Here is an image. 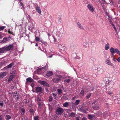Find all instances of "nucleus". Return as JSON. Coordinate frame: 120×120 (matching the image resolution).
<instances>
[{"mask_svg":"<svg viewBox=\"0 0 120 120\" xmlns=\"http://www.w3.org/2000/svg\"><path fill=\"white\" fill-rule=\"evenodd\" d=\"M36 100L38 102L39 107H41L43 104V100L41 95L40 94L36 96Z\"/></svg>","mask_w":120,"mask_h":120,"instance_id":"obj_1","label":"nucleus"},{"mask_svg":"<svg viewBox=\"0 0 120 120\" xmlns=\"http://www.w3.org/2000/svg\"><path fill=\"white\" fill-rule=\"evenodd\" d=\"M62 77V76L61 75H57L52 80L54 82L56 83L61 80Z\"/></svg>","mask_w":120,"mask_h":120,"instance_id":"obj_2","label":"nucleus"},{"mask_svg":"<svg viewBox=\"0 0 120 120\" xmlns=\"http://www.w3.org/2000/svg\"><path fill=\"white\" fill-rule=\"evenodd\" d=\"M92 106L93 109L95 110H98L100 109V105L98 103L97 100L93 102Z\"/></svg>","mask_w":120,"mask_h":120,"instance_id":"obj_3","label":"nucleus"},{"mask_svg":"<svg viewBox=\"0 0 120 120\" xmlns=\"http://www.w3.org/2000/svg\"><path fill=\"white\" fill-rule=\"evenodd\" d=\"M63 109L61 108H58L56 111V113L58 115L62 114L63 113Z\"/></svg>","mask_w":120,"mask_h":120,"instance_id":"obj_4","label":"nucleus"},{"mask_svg":"<svg viewBox=\"0 0 120 120\" xmlns=\"http://www.w3.org/2000/svg\"><path fill=\"white\" fill-rule=\"evenodd\" d=\"M43 89L40 87L37 86L35 90L37 93H39L41 94L43 92Z\"/></svg>","mask_w":120,"mask_h":120,"instance_id":"obj_5","label":"nucleus"},{"mask_svg":"<svg viewBox=\"0 0 120 120\" xmlns=\"http://www.w3.org/2000/svg\"><path fill=\"white\" fill-rule=\"evenodd\" d=\"M87 8L91 12H93L94 11V7L90 4H89L87 6Z\"/></svg>","mask_w":120,"mask_h":120,"instance_id":"obj_6","label":"nucleus"},{"mask_svg":"<svg viewBox=\"0 0 120 120\" xmlns=\"http://www.w3.org/2000/svg\"><path fill=\"white\" fill-rule=\"evenodd\" d=\"M14 47L13 45H10L6 47L5 46L6 51H9L13 49Z\"/></svg>","mask_w":120,"mask_h":120,"instance_id":"obj_7","label":"nucleus"},{"mask_svg":"<svg viewBox=\"0 0 120 120\" xmlns=\"http://www.w3.org/2000/svg\"><path fill=\"white\" fill-rule=\"evenodd\" d=\"M7 52L5 46L0 48V54L5 53Z\"/></svg>","mask_w":120,"mask_h":120,"instance_id":"obj_8","label":"nucleus"},{"mask_svg":"<svg viewBox=\"0 0 120 120\" xmlns=\"http://www.w3.org/2000/svg\"><path fill=\"white\" fill-rule=\"evenodd\" d=\"M88 119L92 120L94 119L95 118L96 116L94 115H91L90 114H89L88 115Z\"/></svg>","mask_w":120,"mask_h":120,"instance_id":"obj_9","label":"nucleus"},{"mask_svg":"<svg viewBox=\"0 0 120 120\" xmlns=\"http://www.w3.org/2000/svg\"><path fill=\"white\" fill-rule=\"evenodd\" d=\"M7 73V72H2L0 74V78L1 79L5 76Z\"/></svg>","mask_w":120,"mask_h":120,"instance_id":"obj_10","label":"nucleus"},{"mask_svg":"<svg viewBox=\"0 0 120 120\" xmlns=\"http://www.w3.org/2000/svg\"><path fill=\"white\" fill-rule=\"evenodd\" d=\"M41 84L43 86L49 87V85L46 82L44 81H41Z\"/></svg>","mask_w":120,"mask_h":120,"instance_id":"obj_11","label":"nucleus"},{"mask_svg":"<svg viewBox=\"0 0 120 120\" xmlns=\"http://www.w3.org/2000/svg\"><path fill=\"white\" fill-rule=\"evenodd\" d=\"M14 93L15 94L14 96L15 98L17 100L19 99H20V98L19 97V93H17L16 92H15Z\"/></svg>","mask_w":120,"mask_h":120,"instance_id":"obj_12","label":"nucleus"},{"mask_svg":"<svg viewBox=\"0 0 120 120\" xmlns=\"http://www.w3.org/2000/svg\"><path fill=\"white\" fill-rule=\"evenodd\" d=\"M68 117H75V116L76 115V114L75 113L73 112H72L71 113L69 114L68 115Z\"/></svg>","mask_w":120,"mask_h":120,"instance_id":"obj_13","label":"nucleus"},{"mask_svg":"<svg viewBox=\"0 0 120 120\" xmlns=\"http://www.w3.org/2000/svg\"><path fill=\"white\" fill-rule=\"evenodd\" d=\"M46 74L48 76L50 77L53 75V72L52 71H49L46 72Z\"/></svg>","mask_w":120,"mask_h":120,"instance_id":"obj_14","label":"nucleus"},{"mask_svg":"<svg viewBox=\"0 0 120 120\" xmlns=\"http://www.w3.org/2000/svg\"><path fill=\"white\" fill-rule=\"evenodd\" d=\"M15 64L14 62H12L7 66L8 68H11L12 66H14Z\"/></svg>","mask_w":120,"mask_h":120,"instance_id":"obj_15","label":"nucleus"},{"mask_svg":"<svg viewBox=\"0 0 120 120\" xmlns=\"http://www.w3.org/2000/svg\"><path fill=\"white\" fill-rule=\"evenodd\" d=\"M35 111L34 109H30L29 110L30 114L31 115H34L35 112Z\"/></svg>","mask_w":120,"mask_h":120,"instance_id":"obj_16","label":"nucleus"},{"mask_svg":"<svg viewBox=\"0 0 120 120\" xmlns=\"http://www.w3.org/2000/svg\"><path fill=\"white\" fill-rule=\"evenodd\" d=\"M36 10L38 11V13L39 14H41V12L40 8L38 7H37L36 8Z\"/></svg>","mask_w":120,"mask_h":120,"instance_id":"obj_17","label":"nucleus"},{"mask_svg":"<svg viewBox=\"0 0 120 120\" xmlns=\"http://www.w3.org/2000/svg\"><path fill=\"white\" fill-rule=\"evenodd\" d=\"M65 48V46L63 45H59V48L61 50H64V49Z\"/></svg>","mask_w":120,"mask_h":120,"instance_id":"obj_18","label":"nucleus"},{"mask_svg":"<svg viewBox=\"0 0 120 120\" xmlns=\"http://www.w3.org/2000/svg\"><path fill=\"white\" fill-rule=\"evenodd\" d=\"M27 82H33V80L30 77H29L27 78L26 79Z\"/></svg>","mask_w":120,"mask_h":120,"instance_id":"obj_19","label":"nucleus"},{"mask_svg":"<svg viewBox=\"0 0 120 120\" xmlns=\"http://www.w3.org/2000/svg\"><path fill=\"white\" fill-rule=\"evenodd\" d=\"M5 118L7 120H9L11 118V117L10 115H5Z\"/></svg>","mask_w":120,"mask_h":120,"instance_id":"obj_20","label":"nucleus"},{"mask_svg":"<svg viewBox=\"0 0 120 120\" xmlns=\"http://www.w3.org/2000/svg\"><path fill=\"white\" fill-rule=\"evenodd\" d=\"M25 110L23 108H21L20 109V111L22 115H23L24 114L25 112Z\"/></svg>","mask_w":120,"mask_h":120,"instance_id":"obj_21","label":"nucleus"},{"mask_svg":"<svg viewBox=\"0 0 120 120\" xmlns=\"http://www.w3.org/2000/svg\"><path fill=\"white\" fill-rule=\"evenodd\" d=\"M77 24L78 25L80 29H81L82 30L84 29L83 28V27L81 26V24L79 22H78L77 23Z\"/></svg>","mask_w":120,"mask_h":120,"instance_id":"obj_22","label":"nucleus"},{"mask_svg":"<svg viewBox=\"0 0 120 120\" xmlns=\"http://www.w3.org/2000/svg\"><path fill=\"white\" fill-rule=\"evenodd\" d=\"M110 52L111 53H114L116 52L115 49L113 47H111L110 49Z\"/></svg>","mask_w":120,"mask_h":120,"instance_id":"obj_23","label":"nucleus"},{"mask_svg":"<svg viewBox=\"0 0 120 120\" xmlns=\"http://www.w3.org/2000/svg\"><path fill=\"white\" fill-rule=\"evenodd\" d=\"M7 40L8 39L6 37H5L2 40L1 42L3 43L6 42L7 41Z\"/></svg>","mask_w":120,"mask_h":120,"instance_id":"obj_24","label":"nucleus"},{"mask_svg":"<svg viewBox=\"0 0 120 120\" xmlns=\"http://www.w3.org/2000/svg\"><path fill=\"white\" fill-rule=\"evenodd\" d=\"M69 105V103L68 102H66L63 103V106L65 107H67Z\"/></svg>","mask_w":120,"mask_h":120,"instance_id":"obj_25","label":"nucleus"},{"mask_svg":"<svg viewBox=\"0 0 120 120\" xmlns=\"http://www.w3.org/2000/svg\"><path fill=\"white\" fill-rule=\"evenodd\" d=\"M116 53L120 56V51L117 48L115 49Z\"/></svg>","mask_w":120,"mask_h":120,"instance_id":"obj_26","label":"nucleus"},{"mask_svg":"<svg viewBox=\"0 0 120 120\" xmlns=\"http://www.w3.org/2000/svg\"><path fill=\"white\" fill-rule=\"evenodd\" d=\"M109 44L108 43H107L105 46V49L106 50H107L109 49Z\"/></svg>","mask_w":120,"mask_h":120,"instance_id":"obj_27","label":"nucleus"},{"mask_svg":"<svg viewBox=\"0 0 120 120\" xmlns=\"http://www.w3.org/2000/svg\"><path fill=\"white\" fill-rule=\"evenodd\" d=\"M80 101V100H76L75 103V105H78Z\"/></svg>","mask_w":120,"mask_h":120,"instance_id":"obj_28","label":"nucleus"},{"mask_svg":"<svg viewBox=\"0 0 120 120\" xmlns=\"http://www.w3.org/2000/svg\"><path fill=\"white\" fill-rule=\"evenodd\" d=\"M106 63L107 64L109 65H111V62L109 59L106 60Z\"/></svg>","mask_w":120,"mask_h":120,"instance_id":"obj_29","label":"nucleus"},{"mask_svg":"<svg viewBox=\"0 0 120 120\" xmlns=\"http://www.w3.org/2000/svg\"><path fill=\"white\" fill-rule=\"evenodd\" d=\"M4 103L3 101H0V107L2 108L3 106Z\"/></svg>","mask_w":120,"mask_h":120,"instance_id":"obj_30","label":"nucleus"},{"mask_svg":"<svg viewBox=\"0 0 120 120\" xmlns=\"http://www.w3.org/2000/svg\"><path fill=\"white\" fill-rule=\"evenodd\" d=\"M83 45L86 48V47L88 46V44L87 42H84L83 43Z\"/></svg>","mask_w":120,"mask_h":120,"instance_id":"obj_31","label":"nucleus"},{"mask_svg":"<svg viewBox=\"0 0 120 120\" xmlns=\"http://www.w3.org/2000/svg\"><path fill=\"white\" fill-rule=\"evenodd\" d=\"M57 91L59 94H61L62 92V90L61 89H58L57 90Z\"/></svg>","mask_w":120,"mask_h":120,"instance_id":"obj_32","label":"nucleus"},{"mask_svg":"<svg viewBox=\"0 0 120 120\" xmlns=\"http://www.w3.org/2000/svg\"><path fill=\"white\" fill-rule=\"evenodd\" d=\"M70 79H66L64 80V82L66 83H68L70 82Z\"/></svg>","mask_w":120,"mask_h":120,"instance_id":"obj_33","label":"nucleus"},{"mask_svg":"<svg viewBox=\"0 0 120 120\" xmlns=\"http://www.w3.org/2000/svg\"><path fill=\"white\" fill-rule=\"evenodd\" d=\"M41 43L47 46V43L46 42H45L43 40H41Z\"/></svg>","mask_w":120,"mask_h":120,"instance_id":"obj_34","label":"nucleus"},{"mask_svg":"<svg viewBox=\"0 0 120 120\" xmlns=\"http://www.w3.org/2000/svg\"><path fill=\"white\" fill-rule=\"evenodd\" d=\"M80 93L81 95H82V96H84V90H82L81 92H80Z\"/></svg>","mask_w":120,"mask_h":120,"instance_id":"obj_35","label":"nucleus"},{"mask_svg":"<svg viewBox=\"0 0 120 120\" xmlns=\"http://www.w3.org/2000/svg\"><path fill=\"white\" fill-rule=\"evenodd\" d=\"M52 95L53 96L54 98L56 99L57 98V94H55L53 93L52 94Z\"/></svg>","mask_w":120,"mask_h":120,"instance_id":"obj_36","label":"nucleus"},{"mask_svg":"<svg viewBox=\"0 0 120 120\" xmlns=\"http://www.w3.org/2000/svg\"><path fill=\"white\" fill-rule=\"evenodd\" d=\"M34 120H39L38 116H35L34 117Z\"/></svg>","mask_w":120,"mask_h":120,"instance_id":"obj_37","label":"nucleus"},{"mask_svg":"<svg viewBox=\"0 0 120 120\" xmlns=\"http://www.w3.org/2000/svg\"><path fill=\"white\" fill-rule=\"evenodd\" d=\"M6 27L5 26H2L0 27V31L4 30Z\"/></svg>","mask_w":120,"mask_h":120,"instance_id":"obj_38","label":"nucleus"},{"mask_svg":"<svg viewBox=\"0 0 120 120\" xmlns=\"http://www.w3.org/2000/svg\"><path fill=\"white\" fill-rule=\"evenodd\" d=\"M6 111L8 114H9L11 112V110L10 109H8L6 110Z\"/></svg>","mask_w":120,"mask_h":120,"instance_id":"obj_39","label":"nucleus"},{"mask_svg":"<svg viewBox=\"0 0 120 120\" xmlns=\"http://www.w3.org/2000/svg\"><path fill=\"white\" fill-rule=\"evenodd\" d=\"M35 40L37 41H39L40 40L39 38L38 37H37L35 38Z\"/></svg>","mask_w":120,"mask_h":120,"instance_id":"obj_40","label":"nucleus"},{"mask_svg":"<svg viewBox=\"0 0 120 120\" xmlns=\"http://www.w3.org/2000/svg\"><path fill=\"white\" fill-rule=\"evenodd\" d=\"M91 94H89L88 95H87L86 96V99H88L91 96Z\"/></svg>","mask_w":120,"mask_h":120,"instance_id":"obj_41","label":"nucleus"},{"mask_svg":"<svg viewBox=\"0 0 120 120\" xmlns=\"http://www.w3.org/2000/svg\"><path fill=\"white\" fill-rule=\"evenodd\" d=\"M13 76H10L8 80H9L10 81H11V80L13 78Z\"/></svg>","mask_w":120,"mask_h":120,"instance_id":"obj_42","label":"nucleus"},{"mask_svg":"<svg viewBox=\"0 0 120 120\" xmlns=\"http://www.w3.org/2000/svg\"><path fill=\"white\" fill-rule=\"evenodd\" d=\"M108 20H109L110 23L112 25L113 24V23L112 22L111 20V19H110L109 18H108Z\"/></svg>","mask_w":120,"mask_h":120,"instance_id":"obj_43","label":"nucleus"},{"mask_svg":"<svg viewBox=\"0 0 120 120\" xmlns=\"http://www.w3.org/2000/svg\"><path fill=\"white\" fill-rule=\"evenodd\" d=\"M112 26L113 27V28H114L115 30V31H116L117 30L116 29L115 26L114 25V24H113L112 25Z\"/></svg>","mask_w":120,"mask_h":120,"instance_id":"obj_44","label":"nucleus"},{"mask_svg":"<svg viewBox=\"0 0 120 120\" xmlns=\"http://www.w3.org/2000/svg\"><path fill=\"white\" fill-rule=\"evenodd\" d=\"M52 96H49V101H52Z\"/></svg>","mask_w":120,"mask_h":120,"instance_id":"obj_45","label":"nucleus"},{"mask_svg":"<svg viewBox=\"0 0 120 120\" xmlns=\"http://www.w3.org/2000/svg\"><path fill=\"white\" fill-rule=\"evenodd\" d=\"M107 16L109 18V19L112 18V16L110 15H109L108 13H107Z\"/></svg>","mask_w":120,"mask_h":120,"instance_id":"obj_46","label":"nucleus"},{"mask_svg":"<svg viewBox=\"0 0 120 120\" xmlns=\"http://www.w3.org/2000/svg\"><path fill=\"white\" fill-rule=\"evenodd\" d=\"M46 90V91L48 93L49 92V90H48L47 88H45Z\"/></svg>","mask_w":120,"mask_h":120,"instance_id":"obj_47","label":"nucleus"},{"mask_svg":"<svg viewBox=\"0 0 120 120\" xmlns=\"http://www.w3.org/2000/svg\"><path fill=\"white\" fill-rule=\"evenodd\" d=\"M20 4H21V6H22V8H24V6H23V3L22 2H20Z\"/></svg>","mask_w":120,"mask_h":120,"instance_id":"obj_48","label":"nucleus"},{"mask_svg":"<svg viewBox=\"0 0 120 120\" xmlns=\"http://www.w3.org/2000/svg\"><path fill=\"white\" fill-rule=\"evenodd\" d=\"M116 60H117L118 62H120V57H118L117 59H116Z\"/></svg>","mask_w":120,"mask_h":120,"instance_id":"obj_49","label":"nucleus"},{"mask_svg":"<svg viewBox=\"0 0 120 120\" xmlns=\"http://www.w3.org/2000/svg\"><path fill=\"white\" fill-rule=\"evenodd\" d=\"M8 32L9 34H12V35H13V33L11 31H8Z\"/></svg>","mask_w":120,"mask_h":120,"instance_id":"obj_50","label":"nucleus"},{"mask_svg":"<svg viewBox=\"0 0 120 120\" xmlns=\"http://www.w3.org/2000/svg\"><path fill=\"white\" fill-rule=\"evenodd\" d=\"M113 93V92L112 91H109V92L108 93V94L109 95H110L111 94H112Z\"/></svg>","mask_w":120,"mask_h":120,"instance_id":"obj_51","label":"nucleus"},{"mask_svg":"<svg viewBox=\"0 0 120 120\" xmlns=\"http://www.w3.org/2000/svg\"><path fill=\"white\" fill-rule=\"evenodd\" d=\"M82 120H87V119L85 117H83L82 118Z\"/></svg>","mask_w":120,"mask_h":120,"instance_id":"obj_52","label":"nucleus"},{"mask_svg":"<svg viewBox=\"0 0 120 120\" xmlns=\"http://www.w3.org/2000/svg\"><path fill=\"white\" fill-rule=\"evenodd\" d=\"M3 36H2V34L0 33V39Z\"/></svg>","mask_w":120,"mask_h":120,"instance_id":"obj_53","label":"nucleus"},{"mask_svg":"<svg viewBox=\"0 0 120 120\" xmlns=\"http://www.w3.org/2000/svg\"><path fill=\"white\" fill-rule=\"evenodd\" d=\"M67 110H68L66 111V112L67 113L69 114V111L70 110V109H67Z\"/></svg>","mask_w":120,"mask_h":120,"instance_id":"obj_54","label":"nucleus"},{"mask_svg":"<svg viewBox=\"0 0 120 120\" xmlns=\"http://www.w3.org/2000/svg\"><path fill=\"white\" fill-rule=\"evenodd\" d=\"M75 119L77 120H80L79 119V118L78 117H76Z\"/></svg>","mask_w":120,"mask_h":120,"instance_id":"obj_55","label":"nucleus"},{"mask_svg":"<svg viewBox=\"0 0 120 120\" xmlns=\"http://www.w3.org/2000/svg\"><path fill=\"white\" fill-rule=\"evenodd\" d=\"M114 53H111V57H113V58L114 57Z\"/></svg>","mask_w":120,"mask_h":120,"instance_id":"obj_56","label":"nucleus"},{"mask_svg":"<svg viewBox=\"0 0 120 120\" xmlns=\"http://www.w3.org/2000/svg\"><path fill=\"white\" fill-rule=\"evenodd\" d=\"M32 105H29V107H30V108H31Z\"/></svg>","mask_w":120,"mask_h":120,"instance_id":"obj_57","label":"nucleus"},{"mask_svg":"<svg viewBox=\"0 0 120 120\" xmlns=\"http://www.w3.org/2000/svg\"><path fill=\"white\" fill-rule=\"evenodd\" d=\"M54 41H56V39L55 38H54Z\"/></svg>","mask_w":120,"mask_h":120,"instance_id":"obj_58","label":"nucleus"},{"mask_svg":"<svg viewBox=\"0 0 120 120\" xmlns=\"http://www.w3.org/2000/svg\"><path fill=\"white\" fill-rule=\"evenodd\" d=\"M48 35L49 36H51V35L50 34V33H48Z\"/></svg>","mask_w":120,"mask_h":120,"instance_id":"obj_59","label":"nucleus"},{"mask_svg":"<svg viewBox=\"0 0 120 120\" xmlns=\"http://www.w3.org/2000/svg\"><path fill=\"white\" fill-rule=\"evenodd\" d=\"M49 109H51V110L52 109V107L51 106H50H50H49Z\"/></svg>","mask_w":120,"mask_h":120,"instance_id":"obj_60","label":"nucleus"},{"mask_svg":"<svg viewBox=\"0 0 120 120\" xmlns=\"http://www.w3.org/2000/svg\"><path fill=\"white\" fill-rule=\"evenodd\" d=\"M113 60H114V61H116V60L115 59L114 57L113 58Z\"/></svg>","mask_w":120,"mask_h":120,"instance_id":"obj_61","label":"nucleus"},{"mask_svg":"<svg viewBox=\"0 0 120 120\" xmlns=\"http://www.w3.org/2000/svg\"><path fill=\"white\" fill-rule=\"evenodd\" d=\"M36 46H38V45L37 43H36V45H35Z\"/></svg>","mask_w":120,"mask_h":120,"instance_id":"obj_62","label":"nucleus"},{"mask_svg":"<svg viewBox=\"0 0 120 120\" xmlns=\"http://www.w3.org/2000/svg\"><path fill=\"white\" fill-rule=\"evenodd\" d=\"M2 120V118L1 117L0 115V120Z\"/></svg>","mask_w":120,"mask_h":120,"instance_id":"obj_63","label":"nucleus"},{"mask_svg":"<svg viewBox=\"0 0 120 120\" xmlns=\"http://www.w3.org/2000/svg\"><path fill=\"white\" fill-rule=\"evenodd\" d=\"M106 113V112H105V113H104V114H105Z\"/></svg>","mask_w":120,"mask_h":120,"instance_id":"obj_64","label":"nucleus"}]
</instances>
